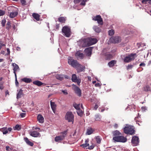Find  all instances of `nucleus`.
Returning <instances> with one entry per match:
<instances>
[{
  "mask_svg": "<svg viewBox=\"0 0 151 151\" xmlns=\"http://www.w3.org/2000/svg\"><path fill=\"white\" fill-rule=\"evenodd\" d=\"M113 140L114 142L124 143L127 142V139L124 136L122 135V134L118 130L112 132Z\"/></svg>",
  "mask_w": 151,
  "mask_h": 151,
  "instance_id": "nucleus-1",
  "label": "nucleus"
},
{
  "mask_svg": "<svg viewBox=\"0 0 151 151\" xmlns=\"http://www.w3.org/2000/svg\"><path fill=\"white\" fill-rule=\"evenodd\" d=\"M67 132L68 130H67L61 132L60 135L57 136L55 137V141L56 142H59L64 140L67 136Z\"/></svg>",
  "mask_w": 151,
  "mask_h": 151,
  "instance_id": "nucleus-2",
  "label": "nucleus"
},
{
  "mask_svg": "<svg viewBox=\"0 0 151 151\" xmlns=\"http://www.w3.org/2000/svg\"><path fill=\"white\" fill-rule=\"evenodd\" d=\"M124 132L126 134L131 135L135 134V131L132 126H127L125 127L124 129Z\"/></svg>",
  "mask_w": 151,
  "mask_h": 151,
  "instance_id": "nucleus-3",
  "label": "nucleus"
},
{
  "mask_svg": "<svg viewBox=\"0 0 151 151\" xmlns=\"http://www.w3.org/2000/svg\"><path fill=\"white\" fill-rule=\"evenodd\" d=\"M62 32L65 37H69L70 36L71 31L69 26H65L63 27L62 29Z\"/></svg>",
  "mask_w": 151,
  "mask_h": 151,
  "instance_id": "nucleus-4",
  "label": "nucleus"
},
{
  "mask_svg": "<svg viewBox=\"0 0 151 151\" xmlns=\"http://www.w3.org/2000/svg\"><path fill=\"white\" fill-rule=\"evenodd\" d=\"M74 116L71 112H68L65 116V119L68 122H72L73 123L74 121Z\"/></svg>",
  "mask_w": 151,
  "mask_h": 151,
  "instance_id": "nucleus-5",
  "label": "nucleus"
},
{
  "mask_svg": "<svg viewBox=\"0 0 151 151\" xmlns=\"http://www.w3.org/2000/svg\"><path fill=\"white\" fill-rule=\"evenodd\" d=\"M136 55V54L131 53L125 57L124 59V61L125 63H129L132 60H133L135 59L134 56Z\"/></svg>",
  "mask_w": 151,
  "mask_h": 151,
  "instance_id": "nucleus-6",
  "label": "nucleus"
},
{
  "mask_svg": "<svg viewBox=\"0 0 151 151\" xmlns=\"http://www.w3.org/2000/svg\"><path fill=\"white\" fill-rule=\"evenodd\" d=\"M85 42H87V45L89 46L96 43L97 40L95 38L90 37L86 39Z\"/></svg>",
  "mask_w": 151,
  "mask_h": 151,
  "instance_id": "nucleus-7",
  "label": "nucleus"
},
{
  "mask_svg": "<svg viewBox=\"0 0 151 151\" xmlns=\"http://www.w3.org/2000/svg\"><path fill=\"white\" fill-rule=\"evenodd\" d=\"M73 90L75 91V93L79 96L80 97L81 96V91L80 88L77 86L76 85L73 84L72 85Z\"/></svg>",
  "mask_w": 151,
  "mask_h": 151,
  "instance_id": "nucleus-8",
  "label": "nucleus"
},
{
  "mask_svg": "<svg viewBox=\"0 0 151 151\" xmlns=\"http://www.w3.org/2000/svg\"><path fill=\"white\" fill-rule=\"evenodd\" d=\"M93 20L95 21H97L98 23L99 24L102 25L103 24V19L99 15L94 17L93 18Z\"/></svg>",
  "mask_w": 151,
  "mask_h": 151,
  "instance_id": "nucleus-9",
  "label": "nucleus"
},
{
  "mask_svg": "<svg viewBox=\"0 0 151 151\" xmlns=\"http://www.w3.org/2000/svg\"><path fill=\"white\" fill-rule=\"evenodd\" d=\"M139 142V139L138 137L136 136H134L132 137L131 143L133 146H137L138 145Z\"/></svg>",
  "mask_w": 151,
  "mask_h": 151,
  "instance_id": "nucleus-10",
  "label": "nucleus"
},
{
  "mask_svg": "<svg viewBox=\"0 0 151 151\" xmlns=\"http://www.w3.org/2000/svg\"><path fill=\"white\" fill-rule=\"evenodd\" d=\"M110 41L113 43H118L121 42V39L119 36L113 37L110 38Z\"/></svg>",
  "mask_w": 151,
  "mask_h": 151,
  "instance_id": "nucleus-11",
  "label": "nucleus"
},
{
  "mask_svg": "<svg viewBox=\"0 0 151 151\" xmlns=\"http://www.w3.org/2000/svg\"><path fill=\"white\" fill-rule=\"evenodd\" d=\"M68 62L69 65L74 68H76L79 63L77 60H74L73 59H68Z\"/></svg>",
  "mask_w": 151,
  "mask_h": 151,
  "instance_id": "nucleus-12",
  "label": "nucleus"
},
{
  "mask_svg": "<svg viewBox=\"0 0 151 151\" xmlns=\"http://www.w3.org/2000/svg\"><path fill=\"white\" fill-rule=\"evenodd\" d=\"M71 80L73 82H76L78 85H79L81 82V80L78 79L76 75L75 74H73L72 75Z\"/></svg>",
  "mask_w": 151,
  "mask_h": 151,
  "instance_id": "nucleus-13",
  "label": "nucleus"
},
{
  "mask_svg": "<svg viewBox=\"0 0 151 151\" xmlns=\"http://www.w3.org/2000/svg\"><path fill=\"white\" fill-rule=\"evenodd\" d=\"M78 73H80L82 71L84 70L85 69V67L84 66H82L81 65L78 63V65L75 68Z\"/></svg>",
  "mask_w": 151,
  "mask_h": 151,
  "instance_id": "nucleus-14",
  "label": "nucleus"
},
{
  "mask_svg": "<svg viewBox=\"0 0 151 151\" xmlns=\"http://www.w3.org/2000/svg\"><path fill=\"white\" fill-rule=\"evenodd\" d=\"M12 129L11 127L7 128L6 127H4L0 129V131L3 132L4 134H6L8 133V131L10 132L12 131Z\"/></svg>",
  "mask_w": 151,
  "mask_h": 151,
  "instance_id": "nucleus-15",
  "label": "nucleus"
},
{
  "mask_svg": "<svg viewBox=\"0 0 151 151\" xmlns=\"http://www.w3.org/2000/svg\"><path fill=\"white\" fill-rule=\"evenodd\" d=\"M93 47H89L87 48L85 50V52L87 56H90L92 54Z\"/></svg>",
  "mask_w": 151,
  "mask_h": 151,
  "instance_id": "nucleus-16",
  "label": "nucleus"
},
{
  "mask_svg": "<svg viewBox=\"0 0 151 151\" xmlns=\"http://www.w3.org/2000/svg\"><path fill=\"white\" fill-rule=\"evenodd\" d=\"M89 0H74V2L75 4L79 3L81 1H82L80 3L81 5L84 6L86 5V2Z\"/></svg>",
  "mask_w": 151,
  "mask_h": 151,
  "instance_id": "nucleus-17",
  "label": "nucleus"
},
{
  "mask_svg": "<svg viewBox=\"0 0 151 151\" xmlns=\"http://www.w3.org/2000/svg\"><path fill=\"white\" fill-rule=\"evenodd\" d=\"M9 14V17L11 18H13L16 17L18 15V12L15 11L13 12H10Z\"/></svg>",
  "mask_w": 151,
  "mask_h": 151,
  "instance_id": "nucleus-18",
  "label": "nucleus"
},
{
  "mask_svg": "<svg viewBox=\"0 0 151 151\" xmlns=\"http://www.w3.org/2000/svg\"><path fill=\"white\" fill-rule=\"evenodd\" d=\"M37 119L39 122L40 123H43L44 122V118L41 114H39L37 116Z\"/></svg>",
  "mask_w": 151,
  "mask_h": 151,
  "instance_id": "nucleus-19",
  "label": "nucleus"
},
{
  "mask_svg": "<svg viewBox=\"0 0 151 151\" xmlns=\"http://www.w3.org/2000/svg\"><path fill=\"white\" fill-rule=\"evenodd\" d=\"M12 65L14 67V73L15 77H16L17 75L16 72L18 69H19V67L18 65L15 63H13L12 64Z\"/></svg>",
  "mask_w": 151,
  "mask_h": 151,
  "instance_id": "nucleus-20",
  "label": "nucleus"
},
{
  "mask_svg": "<svg viewBox=\"0 0 151 151\" xmlns=\"http://www.w3.org/2000/svg\"><path fill=\"white\" fill-rule=\"evenodd\" d=\"M30 135L32 137H37L39 136L40 134L36 131H33L30 132Z\"/></svg>",
  "mask_w": 151,
  "mask_h": 151,
  "instance_id": "nucleus-21",
  "label": "nucleus"
},
{
  "mask_svg": "<svg viewBox=\"0 0 151 151\" xmlns=\"http://www.w3.org/2000/svg\"><path fill=\"white\" fill-rule=\"evenodd\" d=\"M50 105L52 109L53 112L55 113L56 110V105L55 104L54 102H52L51 101H50Z\"/></svg>",
  "mask_w": 151,
  "mask_h": 151,
  "instance_id": "nucleus-22",
  "label": "nucleus"
},
{
  "mask_svg": "<svg viewBox=\"0 0 151 151\" xmlns=\"http://www.w3.org/2000/svg\"><path fill=\"white\" fill-rule=\"evenodd\" d=\"M33 84L39 86H40L43 85H44L43 86H45V85L44 83L38 80H37L33 81Z\"/></svg>",
  "mask_w": 151,
  "mask_h": 151,
  "instance_id": "nucleus-23",
  "label": "nucleus"
},
{
  "mask_svg": "<svg viewBox=\"0 0 151 151\" xmlns=\"http://www.w3.org/2000/svg\"><path fill=\"white\" fill-rule=\"evenodd\" d=\"M89 140L88 138L86 139L85 141V143L81 145H80L81 146L84 148L89 146V144L88 143L89 142Z\"/></svg>",
  "mask_w": 151,
  "mask_h": 151,
  "instance_id": "nucleus-24",
  "label": "nucleus"
},
{
  "mask_svg": "<svg viewBox=\"0 0 151 151\" xmlns=\"http://www.w3.org/2000/svg\"><path fill=\"white\" fill-rule=\"evenodd\" d=\"M23 95V90L21 89H20L17 95V99H19Z\"/></svg>",
  "mask_w": 151,
  "mask_h": 151,
  "instance_id": "nucleus-25",
  "label": "nucleus"
},
{
  "mask_svg": "<svg viewBox=\"0 0 151 151\" xmlns=\"http://www.w3.org/2000/svg\"><path fill=\"white\" fill-rule=\"evenodd\" d=\"M33 17L37 21H39L40 19V16L38 14L34 13L32 14Z\"/></svg>",
  "mask_w": 151,
  "mask_h": 151,
  "instance_id": "nucleus-26",
  "label": "nucleus"
},
{
  "mask_svg": "<svg viewBox=\"0 0 151 151\" xmlns=\"http://www.w3.org/2000/svg\"><path fill=\"white\" fill-rule=\"evenodd\" d=\"M66 17H60L58 18V21L61 23H65L66 20Z\"/></svg>",
  "mask_w": 151,
  "mask_h": 151,
  "instance_id": "nucleus-27",
  "label": "nucleus"
},
{
  "mask_svg": "<svg viewBox=\"0 0 151 151\" xmlns=\"http://www.w3.org/2000/svg\"><path fill=\"white\" fill-rule=\"evenodd\" d=\"M17 8L13 6H10L8 7L7 10L9 13H10V12H13L15 11V9Z\"/></svg>",
  "mask_w": 151,
  "mask_h": 151,
  "instance_id": "nucleus-28",
  "label": "nucleus"
},
{
  "mask_svg": "<svg viewBox=\"0 0 151 151\" xmlns=\"http://www.w3.org/2000/svg\"><path fill=\"white\" fill-rule=\"evenodd\" d=\"M21 80L27 83H30L32 82V80L31 78H24L22 79Z\"/></svg>",
  "mask_w": 151,
  "mask_h": 151,
  "instance_id": "nucleus-29",
  "label": "nucleus"
},
{
  "mask_svg": "<svg viewBox=\"0 0 151 151\" xmlns=\"http://www.w3.org/2000/svg\"><path fill=\"white\" fill-rule=\"evenodd\" d=\"M94 130L92 128H89L87 130L86 134L88 135H90L93 133Z\"/></svg>",
  "mask_w": 151,
  "mask_h": 151,
  "instance_id": "nucleus-30",
  "label": "nucleus"
},
{
  "mask_svg": "<svg viewBox=\"0 0 151 151\" xmlns=\"http://www.w3.org/2000/svg\"><path fill=\"white\" fill-rule=\"evenodd\" d=\"M105 56L106 59H110L112 58V55L110 54L109 52H107L105 54Z\"/></svg>",
  "mask_w": 151,
  "mask_h": 151,
  "instance_id": "nucleus-31",
  "label": "nucleus"
},
{
  "mask_svg": "<svg viewBox=\"0 0 151 151\" xmlns=\"http://www.w3.org/2000/svg\"><path fill=\"white\" fill-rule=\"evenodd\" d=\"M140 117L139 116L135 117L134 119V120L137 123V124L139 126H140L141 125V124L142 123V122L140 121Z\"/></svg>",
  "mask_w": 151,
  "mask_h": 151,
  "instance_id": "nucleus-32",
  "label": "nucleus"
},
{
  "mask_svg": "<svg viewBox=\"0 0 151 151\" xmlns=\"http://www.w3.org/2000/svg\"><path fill=\"white\" fill-rule=\"evenodd\" d=\"M116 63V61L115 60H112L109 62L108 63V65L110 67H113L114 64Z\"/></svg>",
  "mask_w": 151,
  "mask_h": 151,
  "instance_id": "nucleus-33",
  "label": "nucleus"
},
{
  "mask_svg": "<svg viewBox=\"0 0 151 151\" xmlns=\"http://www.w3.org/2000/svg\"><path fill=\"white\" fill-rule=\"evenodd\" d=\"M24 140L27 145H30L31 146H32L33 145V143L32 142L29 141L28 138L27 137L25 138Z\"/></svg>",
  "mask_w": 151,
  "mask_h": 151,
  "instance_id": "nucleus-34",
  "label": "nucleus"
},
{
  "mask_svg": "<svg viewBox=\"0 0 151 151\" xmlns=\"http://www.w3.org/2000/svg\"><path fill=\"white\" fill-rule=\"evenodd\" d=\"M63 76L64 75L57 74L55 76V77L57 79L62 81L63 79Z\"/></svg>",
  "mask_w": 151,
  "mask_h": 151,
  "instance_id": "nucleus-35",
  "label": "nucleus"
},
{
  "mask_svg": "<svg viewBox=\"0 0 151 151\" xmlns=\"http://www.w3.org/2000/svg\"><path fill=\"white\" fill-rule=\"evenodd\" d=\"M93 29L94 31L96 32L99 33L101 31V29L97 26H93Z\"/></svg>",
  "mask_w": 151,
  "mask_h": 151,
  "instance_id": "nucleus-36",
  "label": "nucleus"
},
{
  "mask_svg": "<svg viewBox=\"0 0 151 151\" xmlns=\"http://www.w3.org/2000/svg\"><path fill=\"white\" fill-rule=\"evenodd\" d=\"M143 90L145 91H151V89L148 86H146L143 87Z\"/></svg>",
  "mask_w": 151,
  "mask_h": 151,
  "instance_id": "nucleus-37",
  "label": "nucleus"
},
{
  "mask_svg": "<svg viewBox=\"0 0 151 151\" xmlns=\"http://www.w3.org/2000/svg\"><path fill=\"white\" fill-rule=\"evenodd\" d=\"M75 55L76 56H78L81 58H83V55L82 53L77 52L76 53Z\"/></svg>",
  "mask_w": 151,
  "mask_h": 151,
  "instance_id": "nucleus-38",
  "label": "nucleus"
},
{
  "mask_svg": "<svg viewBox=\"0 0 151 151\" xmlns=\"http://www.w3.org/2000/svg\"><path fill=\"white\" fill-rule=\"evenodd\" d=\"M95 139L97 143L100 144L101 143V139L100 136H97L96 137Z\"/></svg>",
  "mask_w": 151,
  "mask_h": 151,
  "instance_id": "nucleus-39",
  "label": "nucleus"
},
{
  "mask_svg": "<svg viewBox=\"0 0 151 151\" xmlns=\"http://www.w3.org/2000/svg\"><path fill=\"white\" fill-rule=\"evenodd\" d=\"M77 112L78 115L80 116H82L83 114V112L80 109L78 110Z\"/></svg>",
  "mask_w": 151,
  "mask_h": 151,
  "instance_id": "nucleus-40",
  "label": "nucleus"
},
{
  "mask_svg": "<svg viewBox=\"0 0 151 151\" xmlns=\"http://www.w3.org/2000/svg\"><path fill=\"white\" fill-rule=\"evenodd\" d=\"M11 27V22L10 21H8L6 25V29L9 30Z\"/></svg>",
  "mask_w": 151,
  "mask_h": 151,
  "instance_id": "nucleus-41",
  "label": "nucleus"
},
{
  "mask_svg": "<svg viewBox=\"0 0 151 151\" xmlns=\"http://www.w3.org/2000/svg\"><path fill=\"white\" fill-rule=\"evenodd\" d=\"M114 30L111 29L109 30L108 31V33L109 35L112 36L114 35Z\"/></svg>",
  "mask_w": 151,
  "mask_h": 151,
  "instance_id": "nucleus-42",
  "label": "nucleus"
},
{
  "mask_svg": "<svg viewBox=\"0 0 151 151\" xmlns=\"http://www.w3.org/2000/svg\"><path fill=\"white\" fill-rule=\"evenodd\" d=\"M80 104H73V106L77 110H78V109H80Z\"/></svg>",
  "mask_w": 151,
  "mask_h": 151,
  "instance_id": "nucleus-43",
  "label": "nucleus"
},
{
  "mask_svg": "<svg viewBox=\"0 0 151 151\" xmlns=\"http://www.w3.org/2000/svg\"><path fill=\"white\" fill-rule=\"evenodd\" d=\"M15 129L14 128V129H17L18 130H19L21 129V126L18 124L16 125L15 127Z\"/></svg>",
  "mask_w": 151,
  "mask_h": 151,
  "instance_id": "nucleus-44",
  "label": "nucleus"
},
{
  "mask_svg": "<svg viewBox=\"0 0 151 151\" xmlns=\"http://www.w3.org/2000/svg\"><path fill=\"white\" fill-rule=\"evenodd\" d=\"M22 5L24 6L27 5V2L25 0H20Z\"/></svg>",
  "mask_w": 151,
  "mask_h": 151,
  "instance_id": "nucleus-45",
  "label": "nucleus"
},
{
  "mask_svg": "<svg viewBox=\"0 0 151 151\" xmlns=\"http://www.w3.org/2000/svg\"><path fill=\"white\" fill-rule=\"evenodd\" d=\"M95 120L96 121H98L100 119V116L98 115L97 114L95 115Z\"/></svg>",
  "mask_w": 151,
  "mask_h": 151,
  "instance_id": "nucleus-46",
  "label": "nucleus"
},
{
  "mask_svg": "<svg viewBox=\"0 0 151 151\" xmlns=\"http://www.w3.org/2000/svg\"><path fill=\"white\" fill-rule=\"evenodd\" d=\"M5 12L4 11L0 9V16H2L4 15Z\"/></svg>",
  "mask_w": 151,
  "mask_h": 151,
  "instance_id": "nucleus-47",
  "label": "nucleus"
},
{
  "mask_svg": "<svg viewBox=\"0 0 151 151\" xmlns=\"http://www.w3.org/2000/svg\"><path fill=\"white\" fill-rule=\"evenodd\" d=\"M6 20L5 19L2 20L1 21V24L3 27H4L5 25Z\"/></svg>",
  "mask_w": 151,
  "mask_h": 151,
  "instance_id": "nucleus-48",
  "label": "nucleus"
},
{
  "mask_svg": "<svg viewBox=\"0 0 151 151\" xmlns=\"http://www.w3.org/2000/svg\"><path fill=\"white\" fill-rule=\"evenodd\" d=\"M4 87L3 86V83L1 82L0 83V89L2 90L3 89Z\"/></svg>",
  "mask_w": 151,
  "mask_h": 151,
  "instance_id": "nucleus-49",
  "label": "nucleus"
},
{
  "mask_svg": "<svg viewBox=\"0 0 151 151\" xmlns=\"http://www.w3.org/2000/svg\"><path fill=\"white\" fill-rule=\"evenodd\" d=\"M89 147H88V149H89L91 150L93 149L94 147V145H92L91 146H89Z\"/></svg>",
  "mask_w": 151,
  "mask_h": 151,
  "instance_id": "nucleus-50",
  "label": "nucleus"
},
{
  "mask_svg": "<svg viewBox=\"0 0 151 151\" xmlns=\"http://www.w3.org/2000/svg\"><path fill=\"white\" fill-rule=\"evenodd\" d=\"M26 113H22L20 114V116L22 118L24 117Z\"/></svg>",
  "mask_w": 151,
  "mask_h": 151,
  "instance_id": "nucleus-51",
  "label": "nucleus"
},
{
  "mask_svg": "<svg viewBox=\"0 0 151 151\" xmlns=\"http://www.w3.org/2000/svg\"><path fill=\"white\" fill-rule=\"evenodd\" d=\"M6 150L8 151H10V150H12V149L10 148L9 147V146H6Z\"/></svg>",
  "mask_w": 151,
  "mask_h": 151,
  "instance_id": "nucleus-52",
  "label": "nucleus"
},
{
  "mask_svg": "<svg viewBox=\"0 0 151 151\" xmlns=\"http://www.w3.org/2000/svg\"><path fill=\"white\" fill-rule=\"evenodd\" d=\"M5 46V45L3 43L1 42H0V50L1 49L2 46Z\"/></svg>",
  "mask_w": 151,
  "mask_h": 151,
  "instance_id": "nucleus-53",
  "label": "nucleus"
},
{
  "mask_svg": "<svg viewBox=\"0 0 151 151\" xmlns=\"http://www.w3.org/2000/svg\"><path fill=\"white\" fill-rule=\"evenodd\" d=\"M133 67V65H129L127 66V69L128 70L129 69Z\"/></svg>",
  "mask_w": 151,
  "mask_h": 151,
  "instance_id": "nucleus-54",
  "label": "nucleus"
},
{
  "mask_svg": "<svg viewBox=\"0 0 151 151\" xmlns=\"http://www.w3.org/2000/svg\"><path fill=\"white\" fill-rule=\"evenodd\" d=\"M147 1H151V0H142V3H146V2Z\"/></svg>",
  "mask_w": 151,
  "mask_h": 151,
  "instance_id": "nucleus-55",
  "label": "nucleus"
},
{
  "mask_svg": "<svg viewBox=\"0 0 151 151\" xmlns=\"http://www.w3.org/2000/svg\"><path fill=\"white\" fill-rule=\"evenodd\" d=\"M62 92L65 94H68V92H67V90H62Z\"/></svg>",
  "mask_w": 151,
  "mask_h": 151,
  "instance_id": "nucleus-56",
  "label": "nucleus"
},
{
  "mask_svg": "<svg viewBox=\"0 0 151 151\" xmlns=\"http://www.w3.org/2000/svg\"><path fill=\"white\" fill-rule=\"evenodd\" d=\"M147 109V108L145 106H143L142 107V110L143 111H145Z\"/></svg>",
  "mask_w": 151,
  "mask_h": 151,
  "instance_id": "nucleus-57",
  "label": "nucleus"
},
{
  "mask_svg": "<svg viewBox=\"0 0 151 151\" xmlns=\"http://www.w3.org/2000/svg\"><path fill=\"white\" fill-rule=\"evenodd\" d=\"M7 53L6 54L7 55H9L10 52L9 49V48H8L7 49Z\"/></svg>",
  "mask_w": 151,
  "mask_h": 151,
  "instance_id": "nucleus-58",
  "label": "nucleus"
},
{
  "mask_svg": "<svg viewBox=\"0 0 151 151\" xmlns=\"http://www.w3.org/2000/svg\"><path fill=\"white\" fill-rule=\"evenodd\" d=\"M145 63H141L140 64L139 66H145Z\"/></svg>",
  "mask_w": 151,
  "mask_h": 151,
  "instance_id": "nucleus-59",
  "label": "nucleus"
},
{
  "mask_svg": "<svg viewBox=\"0 0 151 151\" xmlns=\"http://www.w3.org/2000/svg\"><path fill=\"white\" fill-rule=\"evenodd\" d=\"M15 77H16L15 84H16V85L17 86L18 85L19 83L17 80V77H16L17 76Z\"/></svg>",
  "mask_w": 151,
  "mask_h": 151,
  "instance_id": "nucleus-60",
  "label": "nucleus"
},
{
  "mask_svg": "<svg viewBox=\"0 0 151 151\" xmlns=\"http://www.w3.org/2000/svg\"><path fill=\"white\" fill-rule=\"evenodd\" d=\"M98 108V106L97 105H95L94 107V109L96 110Z\"/></svg>",
  "mask_w": 151,
  "mask_h": 151,
  "instance_id": "nucleus-61",
  "label": "nucleus"
},
{
  "mask_svg": "<svg viewBox=\"0 0 151 151\" xmlns=\"http://www.w3.org/2000/svg\"><path fill=\"white\" fill-rule=\"evenodd\" d=\"M65 78L66 79H68L69 78V76L67 75H64L63 78Z\"/></svg>",
  "mask_w": 151,
  "mask_h": 151,
  "instance_id": "nucleus-62",
  "label": "nucleus"
},
{
  "mask_svg": "<svg viewBox=\"0 0 151 151\" xmlns=\"http://www.w3.org/2000/svg\"><path fill=\"white\" fill-rule=\"evenodd\" d=\"M114 127L115 128H116L118 127V125L117 124H115L114 125Z\"/></svg>",
  "mask_w": 151,
  "mask_h": 151,
  "instance_id": "nucleus-63",
  "label": "nucleus"
},
{
  "mask_svg": "<svg viewBox=\"0 0 151 151\" xmlns=\"http://www.w3.org/2000/svg\"><path fill=\"white\" fill-rule=\"evenodd\" d=\"M99 85L100 84L99 83H96L95 85V86L97 87L99 86Z\"/></svg>",
  "mask_w": 151,
  "mask_h": 151,
  "instance_id": "nucleus-64",
  "label": "nucleus"
}]
</instances>
